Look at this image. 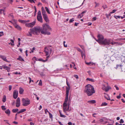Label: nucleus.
Listing matches in <instances>:
<instances>
[{
    "instance_id": "4",
    "label": "nucleus",
    "mask_w": 125,
    "mask_h": 125,
    "mask_svg": "<svg viewBox=\"0 0 125 125\" xmlns=\"http://www.w3.org/2000/svg\"><path fill=\"white\" fill-rule=\"evenodd\" d=\"M22 105L24 106H26L30 104V100L29 99H25L23 98L22 100Z\"/></svg>"
},
{
    "instance_id": "45",
    "label": "nucleus",
    "mask_w": 125,
    "mask_h": 125,
    "mask_svg": "<svg viewBox=\"0 0 125 125\" xmlns=\"http://www.w3.org/2000/svg\"><path fill=\"white\" fill-rule=\"evenodd\" d=\"M35 48L34 47L32 48V50L31 52H30V53H31V52H33V51L35 50Z\"/></svg>"
},
{
    "instance_id": "42",
    "label": "nucleus",
    "mask_w": 125,
    "mask_h": 125,
    "mask_svg": "<svg viewBox=\"0 0 125 125\" xmlns=\"http://www.w3.org/2000/svg\"><path fill=\"white\" fill-rule=\"evenodd\" d=\"M37 16H42L41 15V12L40 11H39L38 13Z\"/></svg>"
},
{
    "instance_id": "40",
    "label": "nucleus",
    "mask_w": 125,
    "mask_h": 125,
    "mask_svg": "<svg viewBox=\"0 0 125 125\" xmlns=\"http://www.w3.org/2000/svg\"><path fill=\"white\" fill-rule=\"evenodd\" d=\"M103 87L102 88V89L104 90H105V89L106 88V87L105 85L104 84H103Z\"/></svg>"
},
{
    "instance_id": "49",
    "label": "nucleus",
    "mask_w": 125,
    "mask_h": 125,
    "mask_svg": "<svg viewBox=\"0 0 125 125\" xmlns=\"http://www.w3.org/2000/svg\"><path fill=\"white\" fill-rule=\"evenodd\" d=\"M77 50L79 52H82L81 50L79 48H77Z\"/></svg>"
},
{
    "instance_id": "10",
    "label": "nucleus",
    "mask_w": 125,
    "mask_h": 125,
    "mask_svg": "<svg viewBox=\"0 0 125 125\" xmlns=\"http://www.w3.org/2000/svg\"><path fill=\"white\" fill-rule=\"evenodd\" d=\"M97 37L100 42L102 41L104 39V37L102 35L98 34V35Z\"/></svg>"
},
{
    "instance_id": "23",
    "label": "nucleus",
    "mask_w": 125,
    "mask_h": 125,
    "mask_svg": "<svg viewBox=\"0 0 125 125\" xmlns=\"http://www.w3.org/2000/svg\"><path fill=\"white\" fill-rule=\"evenodd\" d=\"M5 113L8 115H9L10 113V111L9 109H8L6 110L5 112Z\"/></svg>"
},
{
    "instance_id": "19",
    "label": "nucleus",
    "mask_w": 125,
    "mask_h": 125,
    "mask_svg": "<svg viewBox=\"0 0 125 125\" xmlns=\"http://www.w3.org/2000/svg\"><path fill=\"white\" fill-rule=\"evenodd\" d=\"M68 95H66L64 102V103H66V104H67V101L68 100Z\"/></svg>"
},
{
    "instance_id": "61",
    "label": "nucleus",
    "mask_w": 125,
    "mask_h": 125,
    "mask_svg": "<svg viewBox=\"0 0 125 125\" xmlns=\"http://www.w3.org/2000/svg\"><path fill=\"white\" fill-rule=\"evenodd\" d=\"M28 79H29V83H30L31 82V81L32 80H31V78L30 77H28Z\"/></svg>"
},
{
    "instance_id": "8",
    "label": "nucleus",
    "mask_w": 125,
    "mask_h": 125,
    "mask_svg": "<svg viewBox=\"0 0 125 125\" xmlns=\"http://www.w3.org/2000/svg\"><path fill=\"white\" fill-rule=\"evenodd\" d=\"M18 94V91L16 90L14 91L13 93V97L15 99L17 97Z\"/></svg>"
},
{
    "instance_id": "20",
    "label": "nucleus",
    "mask_w": 125,
    "mask_h": 125,
    "mask_svg": "<svg viewBox=\"0 0 125 125\" xmlns=\"http://www.w3.org/2000/svg\"><path fill=\"white\" fill-rule=\"evenodd\" d=\"M5 11V10L4 9H0V14H1L2 13H3V14L4 15H5V13L4 12V11Z\"/></svg>"
},
{
    "instance_id": "13",
    "label": "nucleus",
    "mask_w": 125,
    "mask_h": 125,
    "mask_svg": "<svg viewBox=\"0 0 125 125\" xmlns=\"http://www.w3.org/2000/svg\"><path fill=\"white\" fill-rule=\"evenodd\" d=\"M43 16L44 19L46 22H47L49 21V20L46 14Z\"/></svg>"
},
{
    "instance_id": "60",
    "label": "nucleus",
    "mask_w": 125,
    "mask_h": 125,
    "mask_svg": "<svg viewBox=\"0 0 125 125\" xmlns=\"http://www.w3.org/2000/svg\"><path fill=\"white\" fill-rule=\"evenodd\" d=\"M120 94L119 95L117 96V98H118V99H119V98H121V96H120Z\"/></svg>"
},
{
    "instance_id": "37",
    "label": "nucleus",
    "mask_w": 125,
    "mask_h": 125,
    "mask_svg": "<svg viewBox=\"0 0 125 125\" xmlns=\"http://www.w3.org/2000/svg\"><path fill=\"white\" fill-rule=\"evenodd\" d=\"M18 21L19 22L22 23H25V21H24V20H21L20 19H19L18 20Z\"/></svg>"
},
{
    "instance_id": "12",
    "label": "nucleus",
    "mask_w": 125,
    "mask_h": 125,
    "mask_svg": "<svg viewBox=\"0 0 125 125\" xmlns=\"http://www.w3.org/2000/svg\"><path fill=\"white\" fill-rule=\"evenodd\" d=\"M0 58L6 62H9L6 59V57L4 56L0 55Z\"/></svg>"
},
{
    "instance_id": "22",
    "label": "nucleus",
    "mask_w": 125,
    "mask_h": 125,
    "mask_svg": "<svg viewBox=\"0 0 125 125\" xmlns=\"http://www.w3.org/2000/svg\"><path fill=\"white\" fill-rule=\"evenodd\" d=\"M86 80H88L92 82H94V80L93 79H90V78H88L86 79Z\"/></svg>"
},
{
    "instance_id": "63",
    "label": "nucleus",
    "mask_w": 125,
    "mask_h": 125,
    "mask_svg": "<svg viewBox=\"0 0 125 125\" xmlns=\"http://www.w3.org/2000/svg\"><path fill=\"white\" fill-rule=\"evenodd\" d=\"M96 17H94L93 18V21H94L96 20Z\"/></svg>"
},
{
    "instance_id": "52",
    "label": "nucleus",
    "mask_w": 125,
    "mask_h": 125,
    "mask_svg": "<svg viewBox=\"0 0 125 125\" xmlns=\"http://www.w3.org/2000/svg\"><path fill=\"white\" fill-rule=\"evenodd\" d=\"M50 117L51 118H52V115L50 113H49Z\"/></svg>"
},
{
    "instance_id": "62",
    "label": "nucleus",
    "mask_w": 125,
    "mask_h": 125,
    "mask_svg": "<svg viewBox=\"0 0 125 125\" xmlns=\"http://www.w3.org/2000/svg\"><path fill=\"white\" fill-rule=\"evenodd\" d=\"M87 11L86 10H85L83 12H82L81 13L82 14V15H83V14L85 13H86Z\"/></svg>"
},
{
    "instance_id": "2",
    "label": "nucleus",
    "mask_w": 125,
    "mask_h": 125,
    "mask_svg": "<svg viewBox=\"0 0 125 125\" xmlns=\"http://www.w3.org/2000/svg\"><path fill=\"white\" fill-rule=\"evenodd\" d=\"M84 92L86 93L88 96L91 95L93 94L95 92L94 87L90 84H88L85 86Z\"/></svg>"
},
{
    "instance_id": "55",
    "label": "nucleus",
    "mask_w": 125,
    "mask_h": 125,
    "mask_svg": "<svg viewBox=\"0 0 125 125\" xmlns=\"http://www.w3.org/2000/svg\"><path fill=\"white\" fill-rule=\"evenodd\" d=\"M120 123H123L124 122V121L122 119H120Z\"/></svg>"
},
{
    "instance_id": "6",
    "label": "nucleus",
    "mask_w": 125,
    "mask_h": 125,
    "mask_svg": "<svg viewBox=\"0 0 125 125\" xmlns=\"http://www.w3.org/2000/svg\"><path fill=\"white\" fill-rule=\"evenodd\" d=\"M110 39H105L104 40H102L100 44L102 45H109L110 44Z\"/></svg>"
},
{
    "instance_id": "18",
    "label": "nucleus",
    "mask_w": 125,
    "mask_h": 125,
    "mask_svg": "<svg viewBox=\"0 0 125 125\" xmlns=\"http://www.w3.org/2000/svg\"><path fill=\"white\" fill-rule=\"evenodd\" d=\"M24 91L23 89L21 87H20L19 88V93L21 94H22Z\"/></svg>"
},
{
    "instance_id": "26",
    "label": "nucleus",
    "mask_w": 125,
    "mask_h": 125,
    "mask_svg": "<svg viewBox=\"0 0 125 125\" xmlns=\"http://www.w3.org/2000/svg\"><path fill=\"white\" fill-rule=\"evenodd\" d=\"M45 9L47 12V13L49 14H50V13L49 11V10L48 8L47 7H45Z\"/></svg>"
},
{
    "instance_id": "34",
    "label": "nucleus",
    "mask_w": 125,
    "mask_h": 125,
    "mask_svg": "<svg viewBox=\"0 0 125 125\" xmlns=\"http://www.w3.org/2000/svg\"><path fill=\"white\" fill-rule=\"evenodd\" d=\"M81 56H82V58H83V56H84V58H85V55L84 52H81Z\"/></svg>"
},
{
    "instance_id": "7",
    "label": "nucleus",
    "mask_w": 125,
    "mask_h": 125,
    "mask_svg": "<svg viewBox=\"0 0 125 125\" xmlns=\"http://www.w3.org/2000/svg\"><path fill=\"white\" fill-rule=\"evenodd\" d=\"M35 22V21H34L33 22L31 23H26L25 24V25L27 27H32L34 25Z\"/></svg>"
},
{
    "instance_id": "5",
    "label": "nucleus",
    "mask_w": 125,
    "mask_h": 125,
    "mask_svg": "<svg viewBox=\"0 0 125 125\" xmlns=\"http://www.w3.org/2000/svg\"><path fill=\"white\" fill-rule=\"evenodd\" d=\"M63 110L65 113H66V111H70V110H69V104H68V105H67V104H66L65 103H63Z\"/></svg>"
},
{
    "instance_id": "48",
    "label": "nucleus",
    "mask_w": 125,
    "mask_h": 125,
    "mask_svg": "<svg viewBox=\"0 0 125 125\" xmlns=\"http://www.w3.org/2000/svg\"><path fill=\"white\" fill-rule=\"evenodd\" d=\"M60 116L62 117L65 118L66 117L65 115L62 114H60Z\"/></svg>"
},
{
    "instance_id": "46",
    "label": "nucleus",
    "mask_w": 125,
    "mask_h": 125,
    "mask_svg": "<svg viewBox=\"0 0 125 125\" xmlns=\"http://www.w3.org/2000/svg\"><path fill=\"white\" fill-rule=\"evenodd\" d=\"M95 39V40H96V41L97 42H98L100 44V43H101V42L100 41V40H99V39H97V40L95 38H94Z\"/></svg>"
},
{
    "instance_id": "25",
    "label": "nucleus",
    "mask_w": 125,
    "mask_h": 125,
    "mask_svg": "<svg viewBox=\"0 0 125 125\" xmlns=\"http://www.w3.org/2000/svg\"><path fill=\"white\" fill-rule=\"evenodd\" d=\"M110 88L109 86L108 85H107V86L106 87V88L105 90V92H107L109 90Z\"/></svg>"
},
{
    "instance_id": "3",
    "label": "nucleus",
    "mask_w": 125,
    "mask_h": 125,
    "mask_svg": "<svg viewBox=\"0 0 125 125\" xmlns=\"http://www.w3.org/2000/svg\"><path fill=\"white\" fill-rule=\"evenodd\" d=\"M44 52L46 54V56H47L46 58L48 59L52 53V49L49 47H46L44 48Z\"/></svg>"
},
{
    "instance_id": "17",
    "label": "nucleus",
    "mask_w": 125,
    "mask_h": 125,
    "mask_svg": "<svg viewBox=\"0 0 125 125\" xmlns=\"http://www.w3.org/2000/svg\"><path fill=\"white\" fill-rule=\"evenodd\" d=\"M33 59H34L36 60V61L38 60L39 61H43L44 62H45L46 61L48 60V59L46 58V59L45 60H42V59H38V60L37 59H36V58L35 57H34Z\"/></svg>"
},
{
    "instance_id": "33",
    "label": "nucleus",
    "mask_w": 125,
    "mask_h": 125,
    "mask_svg": "<svg viewBox=\"0 0 125 125\" xmlns=\"http://www.w3.org/2000/svg\"><path fill=\"white\" fill-rule=\"evenodd\" d=\"M107 104L105 102L101 104V106H106Z\"/></svg>"
},
{
    "instance_id": "47",
    "label": "nucleus",
    "mask_w": 125,
    "mask_h": 125,
    "mask_svg": "<svg viewBox=\"0 0 125 125\" xmlns=\"http://www.w3.org/2000/svg\"><path fill=\"white\" fill-rule=\"evenodd\" d=\"M26 109H21V113H23L26 111Z\"/></svg>"
},
{
    "instance_id": "38",
    "label": "nucleus",
    "mask_w": 125,
    "mask_h": 125,
    "mask_svg": "<svg viewBox=\"0 0 125 125\" xmlns=\"http://www.w3.org/2000/svg\"><path fill=\"white\" fill-rule=\"evenodd\" d=\"M1 108L2 110H5L6 109V108L5 107V106L4 105H2L1 106Z\"/></svg>"
},
{
    "instance_id": "31",
    "label": "nucleus",
    "mask_w": 125,
    "mask_h": 125,
    "mask_svg": "<svg viewBox=\"0 0 125 125\" xmlns=\"http://www.w3.org/2000/svg\"><path fill=\"white\" fill-rule=\"evenodd\" d=\"M32 33H31V31H29L28 32V33H27V35L28 36H32Z\"/></svg>"
},
{
    "instance_id": "51",
    "label": "nucleus",
    "mask_w": 125,
    "mask_h": 125,
    "mask_svg": "<svg viewBox=\"0 0 125 125\" xmlns=\"http://www.w3.org/2000/svg\"><path fill=\"white\" fill-rule=\"evenodd\" d=\"M63 42L64 46V47H67V44L65 45V41H64Z\"/></svg>"
},
{
    "instance_id": "44",
    "label": "nucleus",
    "mask_w": 125,
    "mask_h": 125,
    "mask_svg": "<svg viewBox=\"0 0 125 125\" xmlns=\"http://www.w3.org/2000/svg\"><path fill=\"white\" fill-rule=\"evenodd\" d=\"M94 3H95V4H96V5H95V7H96L98 6L99 5V3H97L96 2H95Z\"/></svg>"
},
{
    "instance_id": "9",
    "label": "nucleus",
    "mask_w": 125,
    "mask_h": 125,
    "mask_svg": "<svg viewBox=\"0 0 125 125\" xmlns=\"http://www.w3.org/2000/svg\"><path fill=\"white\" fill-rule=\"evenodd\" d=\"M16 106L17 107H19L20 106V100L19 97L16 100Z\"/></svg>"
},
{
    "instance_id": "29",
    "label": "nucleus",
    "mask_w": 125,
    "mask_h": 125,
    "mask_svg": "<svg viewBox=\"0 0 125 125\" xmlns=\"http://www.w3.org/2000/svg\"><path fill=\"white\" fill-rule=\"evenodd\" d=\"M42 16L46 15V12L45 10H43L42 11Z\"/></svg>"
},
{
    "instance_id": "56",
    "label": "nucleus",
    "mask_w": 125,
    "mask_h": 125,
    "mask_svg": "<svg viewBox=\"0 0 125 125\" xmlns=\"http://www.w3.org/2000/svg\"><path fill=\"white\" fill-rule=\"evenodd\" d=\"M45 113L46 114V113L47 112H48L49 113H49H50L48 111V110H47V109H46L45 110Z\"/></svg>"
},
{
    "instance_id": "24",
    "label": "nucleus",
    "mask_w": 125,
    "mask_h": 125,
    "mask_svg": "<svg viewBox=\"0 0 125 125\" xmlns=\"http://www.w3.org/2000/svg\"><path fill=\"white\" fill-rule=\"evenodd\" d=\"M6 100V97L4 95V96L2 99V101L3 102H5Z\"/></svg>"
},
{
    "instance_id": "21",
    "label": "nucleus",
    "mask_w": 125,
    "mask_h": 125,
    "mask_svg": "<svg viewBox=\"0 0 125 125\" xmlns=\"http://www.w3.org/2000/svg\"><path fill=\"white\" fill-rule=\"evenodd\" d=\"M17 60H18L21 61H24V59L21 57V56H19L18 58H17Z\"/></svg>"
},
{
    "instance_id": "32",
    "label": "nucleus",
    "mask_w": 125,
    "mask_h": 125,
    "mask_svg": "<svg viewBox=\"0 0 125 125\" xmlns=\"http://www.w3.org/2000/svg\"><path fill=\"white\" fill-rule=\"evenodd\" d=\"M104 97L106 99L108 100H110V98L107 95H105Z\"/></svg>"
},
{
    "instance_id": "43",
    "label": "nucleus",
    "mask_w": 125,
    "mask_h": 125,
    "mask_svg": "<svg viewBox=\"0 0 125 125\" xmlns=\"http://www.w3.org/2000/svg\"><path fill=\"white\" fill-rule=\"evenodd\" d=\"M117 10H113L111 12H110V14H112L114 13Z\"/></svg>"
},
{
    "instance_id": "57",
    "label": "nucleus",
    "mask_w": 125,
    "mask_h": 125,
    "mask_svg": "<svg viewBox=\"0 0 125 125\" xmlns=\"http://www.w3.org/2000/svg\"><path fill=\"white\" fill-rule=\"evenodd\" d=\"M102 7L104 9H105L107 8V6L106 5H103L102 6Z\"/></svg>"
},
{
    "instance_id": "16",
    "label": "nucleus",
    "mask_w": 125,
    "mask_h": 125,
    "mask_svg": "<svg viewBox=\"0 0 125 125\" xmlns=\"http://www.w3.org/2000/svg\"><path fill=\"white\" fill-rule=\"evenodd\" d=\"M88 103L91 104H94L96 102L95 100H93L88 101Z\"/></svg>"
},
{
    "instance_id": "28",
    "label": "nucleus",
    "mask_w": 125,
    "mask_h": 125,
    "mask_svg": "<svg viewBox=\"0 0 125 125\" xmlns=\"http://www.w3.org/2000/svg\"><path fill=\"white\" fill-rule=\"evenodd\" d=\"M83 16V15L81 13L78 15L77 16V18H80L82 17Z\"/></svg>"
},
{
    "instance_id": "50",
    "label": "nucleus",
    "mask_w": 125,
    "mask_h": 125,
    "mask_svg": "<svg viewBox=\"0 0 125 125\" xmlns=\"http://www.w3.org/2000/svg\"><path fill=\"white\" fill-rule=\"evenodd\" d=\"M3 31L0 32V37L3 35Z\"/></svg>"
},
{
    "instance_id": "64",
    "label": "nucleus",
    "mask_w": 125,
    "mask_h": 125,
    "mask_svg": "<svg viewBox=\"0 0 125 125\" xmlns=\"http://www.w3.org/2000/svg\"><path fill=\"white\" fill-rule=\"evenodd\" d=\"M7 66H5V65L2 66L1 67H2L4 69H5L6 67Z\"/></svg>"
},
{
    "instance_id": "27",
    "label": "nucleus",
    "mask_w": 125,
    "mask_h": 125,
    "mask_svg": "<svg viewBox=\"0 0 125 125\" xmlns=\"http://www.w3.org/2000/svg\"><path fill=\"white\" fill-rule=\"evenodd\" d=\"M19 110L18 109H13L12 110V112H13L15 113L18 112Z\"/></svg>"
},
{
    "instance_id": "59",
    "label": "nucleus",
    "mask_w": 125,
    "mask_h": 125,
    "mask_svg": "<svg viewBox=\"0 0 125 125\" xmlns=\"http://www.w3.org/2000/svg\"><path fill=\"white\" fill-rule=\"evenodd\" d=\"M99 121L100 122V123H101L103 121V119H101L99 120Z\"/></svg>"
},
{
    "instance_id": "30",
    "label": "nucleus",
    "mask_w": 125,
    "mask_h": 125,
    "mask_svg": "<svg viewBox=\"0 0 125 125\" xmlns=\"http://www.w3.org/2000/svg\"><path fill=\"white\" fill-rule=\"evenodd\" d=\"M10 68L8 66H6L5 69L7 70L8 72H9L10 71Z\"/></svg>"
},
{
    "instance_id": "15",
    "label": "nucleus",
    "mask_w": 125,
    "mask_h": 125,
    "mask_svg": "<svg viewBox=\"0 0 125 125\" xmlns=\"http://www.w3.org/2000/svg\"><path fill=\"white\" fill-rule=\"evenodd\" d=\"M15 27L19 30H21V27L18 25L15 24L14 25Z\"/></svg>"
},
{
    "instance_id": "53",
    "label": "nucleus",
    "mask_w": 125,
    "mask_h": 125,
    "mask_svg": "<svg viewBox=\"0 0 125 125\" xmlns=\"http://www.w3.org/2000/svg\"><path fill=\"white\" fill-rule=\"evenodd\" d=\"M12 86L11 85H10L9 87V91H10L11 89Z\"/></svg>"
},
{
    "instance_id": "14",
    "label": "nucleus",
    "mask_w": 125,
    "mask_h": 125,
    "mask_svg": "<svg viewBox=\"0 0 125 125\" xmlns=\"http://www.w3.org/2000/svg\"><path fill=\"white\" fill-rule=\"evenodd\" d=\"M70 87H67L66 86V95H69V91L70 90Z\"/></svg>"
},
{
    "instance_id": "54",
    "label": "nucleus",
    "mask_w": 125,
    "mask_h": 125,
    "mask_svg": "<svg viewBox=\"0 0 125 125\" xmlns=\"http://www.w3.org/2000/svg\"><path fill=\"white\" fill-rule=\"evenodd\" d=\"M66 84L68 86H70L69 83H68V82L67 79H66Z\"/></svg>"
},
{
    "instance_id": "1",
    "label": "nucleus",
    "mask_w": 125,
    "mask_h": 125,
    "mask_svg": "<svg viewBox=\"0 0 125 125\" xmlns=\"http://www.w3.org/2000/svg\"><path fill=\"white\" fill-rule=\"evenodd\" d=\"M42 26L43 28L41 30L39 28H36L34 29H30V31L32 34H38L40 31L42 34L47 35H50L51 33L49 31H51L52 29L49 25L46 24H43Z\"/></svg>"
},
{
    "instance_id": "39",
    "label": "nucleus",
    "mask_w": 125,
    "mask_h": 125,
    "mask_svg": "<svg viewBox=\"0 0 125 125\" xmlns=\"http://www.w3.org/2000/svg\"><path fill=\"white\" fill-rule=\"evenodd\" d=\"M121 61L122 62H123L125 63V57H123L122 58Z\"/></svg>"
},
{
    "instance_id": "35",
    "label": "nucleus",
    "mask_w": 125,
    "mask_h": 125,
    "mask_svg": "<svg viewBox=\"0 0 125 125\" xmlns=\"http://www.w3.org/2000/svg\"><path fill=\"white\" fill-rule=\"evenodd\" d=\"M74 21V18H72L70 19L69 22L70 23H71L73 22V21Z\"/></svg>"
},
{
    "instance_id": "58",
    "label": "nucleus",
    "mask_w": 125,
    "mask_h": 125,
    "mask_svg": "<svg viewBox=\"0 0 125 125\" xmlns=\"http://www.w3.org/2000/svg\"><path fill=\"white\" fill-rule=\"evenodd\" d=\"M29 1H30L31 2H33L34 3H35V2L34 1V0H28Z\"/></svg>"
},
{
    "instance_id": "41",
    "label": "nucleus",
    "mask_w": 125,
    "mask_h": 125,
    "mask_svg": "<svg viewBox=\"0 0 125 125\" xmlns=\"http://www.w3.org/2000/svg\"><path fill=\"white\" fill-rule=\"evenodd\" d=\"M38 85H42V82L41 80H40L39 82V83H38Z\"/></svg>"
},
{
    "instance_id": "36",
    "label": "nucleus",
    "mask_w": 125,
    "mask_h": 125,
    "mask_svg": "<svg viewBox=\"0 0 125 125\" xmlns=\"http://www.w3.org/2000/svg\"><path fill=\"white\" fill-rule=\"evenodd\" d=\"M111 40L110 39V44H111L112 45H115L116 43H118V42H111Z\"/></svg>"
},
{
    "instance_id": "11",
    "label": "nucleus",
    "mask_w": 125,
    "mask_h": 125,
    "mask_svg": "<svg viewBox=\"0 0 125 125\" xmlns=\"http://www.w3.org/2000/svg\"><path fill=\"white\" fill-rule=\"evenodd\" d=\"M37 20L41 23L42 22V16H37Z\"/></svg>"
}]
</instances>
